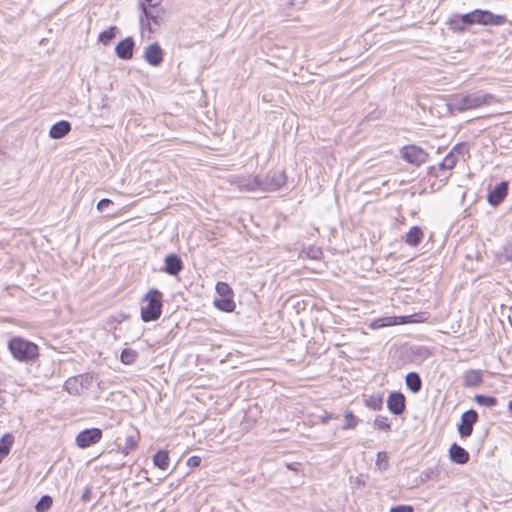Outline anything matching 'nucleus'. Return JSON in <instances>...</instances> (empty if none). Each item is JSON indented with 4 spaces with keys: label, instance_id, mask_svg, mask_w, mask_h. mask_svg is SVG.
Listing matches in <instances>:
<instances>
[{
    "label": "nucleus",
    "instance_id": "obj_1",
    "mask_svg": "<svg viewBox=\"0 0 512 512\" xmlns=\"http://www.w3.org/2000/svg\"><path fill=\"white\" fill-rule=\"evenodd\" d=\"M140 312L144 322L159 319L162 313V293L157 289H150L141 299Z\"/></svg>",
    "mask_w": 512,
    "mask_h": 512
},
{
    "label": "nucleus",
    "instance_id": "obj_2",
    "mask_svg": "<svg viewBox=\"0 0 512 512\" xmlns=\"http://www.w3.org/2000/svg\"><path fill=\"white\" fill-rule=\"evenodd\" d=\"M8 348L12 356L18 361L28 362L38 356V346L21 337H14L9 341Z\"/></svg>",
    "mask_w": 512,
    "mask_h": 512
},
{
    "label": "nucleus",
    "instance_id": "obj_3",
    "mask_svg": "<svg viewBox=\"0 0 512 512\" xmlns=\"http://www.w3.org/2000/svg\"><path fill=\"white\" fill-rule=\"evenodd\" d=\"M490 96L482 93H473L468 95H455L450 102V106L454 110L465 111L478 108L488 102Z\"/></svg>",
    "mask_w": 512,
    "mask_h": 512
},
{
    "label": "nucleus",
    "instance_id": "obj_4",
    "mask_svg": "<svg viewBox=\"0 0 512 512\" xmlns=\"http://www.w3.org/2000/svg\"><path fill=\"white\" fill-rule=\"evenodd\" d=\"M286 183V175L283 171L269 172L261 180V192L277 191Z\"/></svg>",
    "mask_w": 512,
    "mask_h": 512
},
{
    "label": "nucleus",
    "instance_id": "obj_5",
    "mask_svg": "<svg viewBox=\"0 0 512 512\" xmlns=\"http://www.w3.org/2000/svg\"><path fill=\"white\" fill-rule=\"evenodd\" d=\"M241 191L258 192L261 191V179L257 176H234L230 180Z\"/></svg>",
    "mask_w": 512,
    "mask_h": 512
},
{
    "label": "nucleus",
    "instance_id": "obj_6",
    "mask_svg": "<svg viewBox=\"0 0 512 512\" xmlns=\"http://www.w3.org/2000/svg\"><path fill=\"white\" fill-rule=\"evenodd\" d=\"M401 156L408 163L419 166L427 160L428 154L416 145H407L402 148Z\"/></svg>",
    "mask_w": 512,
    "mask_h": 512
},
{
    "label": "nucleus",
    "instance_id": "obj_7",
    "mask_svg": "<svg viewBox=\"0 0 512 512\" xmlns=\"http://www.w3.org/2000/svg\"><path fill=\"white\" fill-rule=\"evenodd\" d=\"M102 431L98 428L85 429L76 437V444L79 448H87L101 440Z\"/></svg>",
    "mask_w": 512,
    "mask_h": 512
},
{
    "label": "nucleus",
    "instance_id": "obj_8",
    "mask_svg": "<svg viewBox=\"0 0 512 512\" xmlns=\"http://www.w3.org/2000/svg\"><path fill=\"white\" fill-rule=\"evenodd\" d=\"M90 382L91 377L89 375H78L69 378L65 382V389L69 394L80 395L84 392Z\"/></svg>",
    "mask_w": 512,
    "mask_h": 512
},
{
    "label": "nucleus",
    "instance_id": "obj_9",
    "mask_svg": "<svg viewBox=\"0 0 512 512\" xmlns=\"http://www.w3.org/2000/svg\"><path fill=\"white\" fill-rule=\"evenodd\" d=\"M478 419V414L474 410H469L462 414L461 423L458 426V432L461 437H468L472 434L473 425Z\"/></svg>",
    "mask_w": 512,
    "mask_h": 512
},
{
    "label": "nucleus",
    "instance_id": "obj_10",
    "mask_svg": "<svg viewBox=\"0 0 512 512\" xmlns=\"http://www.w3.org/2000/svg\"><path fill=\"white\" fill-rule=\"evenodd\" d=\"M143 57L150 65L157 67L163 61V51L158 43H152L145 47Z\"/></svg>",
    "mask_w": 512,
    "mask_h": 512
},
{
    "label": "nucleus",
    "instance_id": "obj_11",
    "mask_svg": "<svg viewBox=\"0 0 512 512\" xmlns=\"http://www.w3.org/2000/svg\"><path fill=\"white\" fill-rule=\"evenodd\" d=\"M465 147L461 145L455 146L440 163V169L451 170L456 165L459 157L463 155Z\"/></svg>",
    "mask_w": 512,
    "mask_h": 512
},
{
    "label": "nucleus",
    "instance_id": "obj_12",
    "mask_svg": "<svg viewBox=\"0 0 512 512\" xmlns=\"http://www.w3.org/2000/svg\"><path fill=\"white\" fill-rule=\"evenodd\" d=\"M387 406L391 413L401 414L405 409V397L401 393H391L387 400Z\"/></svg>",
    "mask_w": 512,
    "mask_h": 512
},
{
    "label": "nucleus",
    "instance_id": "obj_13",
    "mask_svg": "<svg viewBox=\"0 0 512 512\" xmlns=\"http://www.w3.org/2000/svg\"><path fill=\"white\" fill-rule=\"evenodd\" d=\"M508 192V183L503 181L499 183L493 191L488 194V202L492 206H498L506 197Z\"/></svg>",
    "mask_w": 512,
    "mask_h": 512
},
{
    "label": "nucleus",
    "instance_id": "obj_14",
    "mask_svg": "<svg viewBox=\"0 0 512 512\" xmlns=\"http://www.w3.org/2000/svg\"><path fill=\"white\" fill-rule=\"evenodd\" d=\"M133 48L134 41L131 37H128L117 44L115 53L119 58L128 60L133 57Z\"/></svg>",
    "mask_w": 512,
    "mask_h": 512
},
{
    "label": "nucleus",
    "instance_id": "obj_15",
    "mask_svg": "<svg viewBox=\"0 0 512 512\" xmlns=\"http://www.w3.org/2000/svg\"><path fill=\"white\" fill-rule=\"evenodd\" d=\"M410 317L411 316H409V317H407V316H400V317L388 316V317H382V318L376 319L371 324V327L373 329H378V328H382V327H388V326H393V325H398V324H404V323L410 322V320H409Z\"/></svg>",
    "mask_w": 512,
    "mask_h": 512
},
{
    "label": "nucleus",
    "instance_id": "obj_16",
    "mask_svg": "<svg viewBox=\"0 0 512 512\" xmlns=\"http://www.w3.org/2000/svg\"><path fill=\"white\" fill-rule=\"evenodd\" d=\"M449 458L457 464H465L469 461L468 452L457 444H452L449 448Z\"/></svg>",
    "mask_w": 512,
    "mask_h": 512
},
{
    "label": "nucleus",
    "instance_id": "obj_17",
    "mask_svg": "<svg viewBox=\"0 0 512 512\" xmlns=\"http://www.w3.org/2000/svg\"><path fill=\"white\" fill-rule=\"evenodd\" d=\"M71 130V124L68 121L62 120L50 128L49 136L52 139H61L66 136Z\"/></svg>",
    "mask_w": 512,
    "mask_h": 512
},
{
    "label": "nucleus",
    "instance_id": "obj_18",
    "mask_svg": "<svg viewBox=\"0 0 512 512\" xmlns=\"http://www.w3.org/2000/svg\"><path fill=\"white\" fill-rule=\"evenodd\" d=\"M182 269L181 259L174 254L168 255L165 258V272L169 275H177Z\"/></svg>",
    "mask_w": 512,
    "mask_h": 512
},
{
    "label": "nucleus",
    "instance_id": "obj_19",
    "mask_svg": "<svg viewBox=\"0 0 512 512\" xmlns=\"http://www.w3.org/2000/svg\"><path fill=\"white\" fill-rule=\"evenodd\" d=\"M482 16L484 26H501L507 22L504 15H496L487 10H482Z\"/></svg>",
    "mask_w": 512,
    "mask_h": 512
},
{
    "label": "nucleus",
    "instance_id": "obj_20",
    "mask_svg": "<svg viewBox=\"0 0 512 512\" xmlns=\"http://www.w3.org/2000/svg\"><path fill=\"white\" fill-rule=\"evenodd\" d=\"M466 387H475L482 382L483 375L480 370H468L463 376Z\"/></svg>",
    "mask_w": 512,
    "mask_h": 512
},
{
    "label": "nucleus",
    "instance_id": "obj_21",
    "mask_svg": "<svg viewBox=\"0 0 512 512\" xmlns=\"http://www.w3.org/2000/svg\"><path fill=\"white\" fill-rule=\"evenodd\" d=\"M423 231L418 226H413L406 234L405 242L409 246H417L423 239Z\"/></svg>",
    "mask_w": 512,
    "mask_h": 512
},
{
    "label": "nucleus",
    "instance_id": "obj_22",
    "mask_svg": "<svg viewBox=\"0 0 512 512\" xmlns=\"http://www.w3.org/2000/svg\"><path fill=\"white\" fill-rule=\"evenodd\" d=\"M461 21L464 25H483L482 10L476 9L470 13L461 15Z\"/></svg>",
    "mask_w": 512,
    "mask_h": 512
},
{
    "label": "nucleus",
    "instance_id": "obj_23",
    "mask_svg": "<svg viewBox=\"0 0 512 512\" xmlns=\"http://www.w3.org/2000/svg\"><path fill=\"white\" fill-rule=\"evenodd\" d=\"M364 403L366 407L372 410H380L383 405V395L381 393H374L364 396Z\"/></svg>",
    "mask_w": 512,
    "mask_h": 512
},
{
    "label": "nucleus",
    "instance_id": "obj_24",
    "mask_svg": "<svg viewBox=\"0 0 512 512\" xmlns=\"http://www.w3.org/2000/svg\"><path fill=\"white\" fill-rule=\"evenodd\" d=\"M14 437L10 433H6L0 439V463L9 454Z\"/></svg>",
    "mask_w": 512,
    "mask_h": 512
},
{
    "label": "nucleus",
    "instance_id": "obj_25",
    "mask_svg": "<svg viewBox=\"0 0 512 512\" xmlns=\"http://www.w3.org/2000/svg\"><path fill=\"white\" fill-rule=\"evenodd\" d=\"M407 387L414 393L420 391L422 382L419 375L415 372H410L405 377Z\"/></svg>",
    "mask_w": 512,
    "mask_h": 512
},
{
    "label": "nucleus",
    "instance_id": "obj_26",
    "mask_svg": "<svg viewBox=\"0 0 512 512\" xmlns=\"http://www.w3.org/2000/svg\"><path fill=\"white\" fill-rule=\"evenodd\" d=\"M214 305L219 310L225 312H232L235 309V302L232 300V296L216 299L214 300Z\"/></svg>",
    "mask_w": 512,
    "mask_h": 512
},
{
    "label": "nucleus",
    "instance_id": "obj_27",
    "mask_svg": "<svg viewBox=\"0 0 512 512\" xmlns=\"http://www.w3.org/2000/svg\"><path fill=\"white\" fill-rule=\"evenodd\" d=\"M154 465L162 470H166L169 467V456L166 451H158L153 457Z\"/></svg>",
    "mask_w": 512,
    "mask_h": 512
},
{
    "label": "nucleus",
    "instance_id": "obj_28",
    "mask_svg": "<svg viewBox=\"0 0 512 512\" xmlns=\"http://www.w3.org/2000/svg\"><path fill=\"white\" fill-rule=\"evenodd\" d=\"M138 357V352L131 349V348H125L122 350L120 355V361L125 365H131L133 364Z\"/></svg>",
    "mask_w": 512,
    "mask_h": 512
},
{
    "label": "nucleus",
    "instance_id": "obj_29",
    "mask_svg": "<svg viewBox=\"0 0 512 512\" xmlns=\"http://www.w3.org/2000/svg\"><path fill=\"white\" fill-rule=\"evenodd\" d=\"M322 256V250L316 246H309L303 249L300 253V257L308 258L312 260H318Z\"/></svg>",
    "mask_w": 512,
    "mask_h": 512
},
{
    "label": "nucleus",
    "instance_id": "obj_30",
    "mask_svg": "<svg viewBox=\"0 0 512 512\" xmlns=\"http://www.w3.org/2000/svg\"><path fill=\"white\" fill-rule=\"evenodd\" d=\"M116 30L117 28L113 26L101 32L98 38L99 41L104 45H108L111 42V40L116 36Z\"/></svg>",
    "mask_w": 512,
    "mask_h": 512
},
{
    "label": "nucleus",
    "instance_id": "obj_31",
    "mask_svg": "<svg viewBox=\"0 0 512 512\" xmlns=\"http://www.w3.org/2000/svg\"><path fill=\"white\" fill-rule=\"evenodd\" d=\"M52 498L48 495L43 496L35 506L36 512H46L52 505Z\"/></svg>",
    "mask_w": 512,
    "mask_h": 512
},
{
    "label": "nucleus",
    "instance_id": "obj_32",
    "mask_svg": "<svg viewBox=\"0 0 512 512\" xmlns=\"http://www.w3.org/2000/svg\"><path fill=\"white\" fill-rule=\"evenodd\" d=\"M345 424L342 427L343 430L353 429L358 424V419L350 411L344 413Z\"/></svg>",
    "mask_w": 512,
    "mask_h": 512
},
{
    "label": "nucleus",
    "instance_id": "obj_33",
    "mask_svg": "<svg viewBox=\"0 0 512 512\" xmlns=\"http://www.w3.org/2000/svg\"><path fill=\"white\" fill-rule=\"evenodd\" d=\"M216 291L221 296V298L232 296V290L225 282H218L216 284Z\"/></svg>",
    "mask_w": 512,
    "mask_h": 512
},
{
    "label": "nucleus",
    "instance_id": "obj_34",
    "mask_svg": "<svg viewBox=\"0 0 512 512\" xmlns=\"http://www.w3.org/2000/svg\"><path fill=\"white\" fill-rule=\"evenodd\" d=\"M376 466L382 471L388 468V456L386 452L377 453Z\"/></svg>",
    "mask_w": 512,
    "mask_h": 512
},
{
    "label": "nucleus",
    "instance_id": "obj_35",
    "mask_svg": "<svg viewBox=\"0 0 512 512\" xmlns=\"http://www.w3.org/2000/svg\"><path fill=\"white\" fill-rule=\"evenodd\" d=\"M449 26L454 31H463L465 29V26L461 21V15L455 16L454 18H451L449 20Z\"/></svg>",
    "mask_w": 512,
    "mask_h": 512
},
{
    "label": "nucleus",
    "instance_id": "obj_36",
    "mask_svg": "<svg viewBox=\"0 0 512 512\" xmlns=\"http://www.w3.org/2000/svg\"><path fill=\"white\" fill-rule=\"evenodd\" d=\"M374 424L380 430H384V431H389L390 430V424L388 422L387 417L377 416L375 421H374Z\"/></svg>",
    "mask_w": 512,
    "mask_h": 512
},
{
    "label": "nucleus",
    "instance_id": "obj_37",
    "mask_svg": "<svg viewBox=\"0 0 512 512\" xmlns=\"http://www.w3.org/2000/svg\"><path fill=\"white\" fill-rule=\"evenodd\" d=\"M135 446H136V440H135L134 436H128L126 438V445L123 450L124 454H128L130 450L135 448Z\"/></svg>",
    "mask_w": 512,
    "mask_h": 512
},
{
    "label": "nucleus",
    "instance_id": "obj_38",
    "mask_svg": "<svg viewBox=\"0 0 512 512\" xmlns=\"http://www.w3.org/2000/svg\"><path fill=\"white\" fill-rule=\"evenodd\" d=\"M476 399L480 404H485L488 406L495 405V403H496V399L493 397H486V396L480 395V396H477Z\"/></svg>",
    "mask_w": 512,
    "mask_h": 512
},
{
    "label": "nucleus",
    "instance_id": "obj_39",
    "mask_svg": "<svg viewBox=\"0 0 512 512\" xmlns=\"http://www.w3.org/2000/svg\"><path fill=\"white\" fill-rule=\"evenodd\" d=\"M141 9H142V12H143V15L147 18V19H151L155 24H159V21H158V17L157 16H154L153 14H151L147 7L145 6V4H141Z\"/></svg>",
    "mask_w": 512,
    "mask_h": 512
},
{
    "label": "nucleus",
    "instance_id": "obj_40",
    "mask_svg": "<svg viewBox=\"0 0 512 512\" xmlns=\"http://www.w3.org/2000/svg\"><path fill=\"white\" fill-rule=\"evenodd\" d=\"M389 512H413V508L409 505H399L392 507Z\"/></svg>",
    "mask_w": 512,
    "mask_h": 512
},
{
    "label": "nucleus",
    "instance_id": "obj_41",
    "mask_svg": "<svg viewBox=\"0 0 512 512\" xmlns=\"http://www.w3.org/2000/svg\"><path fill=\"white\" fill-rule=\"evenodd\" d=\"M201 463V458L199 456H192L188 459L187 465L190 467H198Z\"/></svg>",
    "mask_w": 512,
    "mask_h": 512
},
{
    "label": "nucleus",
    "instance_id": "obj_42",
    "mask_svg": "<svg viewBox=\"0 0 512 512\" xmlns=\"http://www.w3.org/2000/svg\"><path fill=\"white\" fill-rule=\"evenodd\" d=\"M110 204H112V201L110 199H102L97 204V209L99 211H103L105 208H107Z\"/></svg>",
    "mask_w": 512,
    "mask_h": 512
},
{
    "label": "nucleus",
    "instance_id": "obj_43",
    "mask_svg": "<svg viewBox=\"0 0 512 512\" xmlns=\"http://www.w3.org/2000/svg\"><path fill=\"white\" fill-rule=\"evenodd\" d=\"M504 257L505 259L512 261V246H507L504 248Z\"/></svg>",
    "mask_w": 512,
    "mask_h": 512
},
{
    "label": "nucleus",
    "instance_id": "obj_44",
    "mask_svg": "<svg viewBox=\"0 0 512 512\" xmlns=\"http://www.w3.org/2000/svg\"><path fill=\"white\" fill-rule=\"evenodd\" d=\"M333 416L331 413H325L322 417H321V421L323 424H326L330 419H332Z\"/></svg>",
    "mask_w": 512,
    "mask_h": 512
},
{
    "label": "nucleus",
    "instance_id": "obj_45",
    "mask_svg": "<svg viewBox=\"0 0 512 512\" xmlns=\"http://www.w3.org/2000/svg\"><path fill=\"white\" fill-rule=\"evenodd\" d=\"M89 493H90V490H89V489H87V490L85 491V493L83 494L82 499H83V500H88V498H89Z\"/></svg>",
    "mask_w": 512,
    "mask_h": 512
},
{
    "label": "nucleus",
    "instance_id": "obj_46",
    "mask_svg": "<svg viewBox=\"0 0 512 512\" xmlns=\"http://www.w3.org/2000/svg\"><path fill=\"white\" fill-rule=\"evenodd\" d=\"M508 408H509L510 412L512 413V400L509 402Z\"/></svg>",
    "mask_w": 512,
    "mask_h": 512
}]
</instances>
